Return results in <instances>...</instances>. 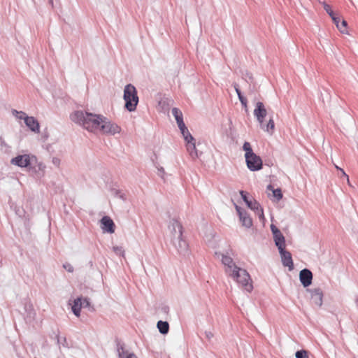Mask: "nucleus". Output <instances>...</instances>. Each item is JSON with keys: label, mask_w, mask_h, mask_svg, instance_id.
<instances>
[{"label": "nucleus", "mask_w": 358, "mask_h": 358, "mask_svg": "<svg viewBox=\"0 0 358 358\" xmlns=\"http://www.w3.org/2000/svg\"><path fill=\"white\" fill-rule=\"evenodd\" d=\"M236 209L238 213L242 224L248 228L250 227L252 225V219L248 216L245 212H243L239 206H236Z\"/></svg>", "instance_id": "f3484780"}, {"label": "nucleus", "mask_w": 358, "mask_h": 358, "mask_svg": "<svg viewBox=\"0 0 358 358\" xmlns=\"http://www.w3.org/2000/svg\"><path fill=\"white\" fill-rule=\"evenodd\" d=\"M71 119L85 129L94 134L101 133L114 135L120 132V127L109 122L101 115L78 110L71 115Z\"/></svg>", "instance_id": "f257e3e1"}, {"label": "nucleus", "mask_w": 358, "mask_h": 358, "mask_svg": "<svg viewBox=\"0 0 358 358\" xmlns=\"http://www.w3.org/2000/svg\"><path fill=\"white\" fill-rule=\"evenodd\" d=\"M299 279L303 287H307L312 283L313 273L310 270L304 268L300 271Z\"/></svg>", "instance_id": "ddd939ff"}, {"label": "nucleus", "mask_w": 358, "mask_h": 358, "mask_svg": "<svg viewBox=\"0 0 358 358\" xmlns=\"http://www.w3.org/2000/svg\"><path fill=\"white\" fill-rule=\"evenodd\" d=\"M279 251L281 255L282 264L285 266L289 267V270H292L293 268V262L291 253L286 251L285 248H282V250H279Z\"/></svg>", "instance_id": "2eb2a0df"}, {"label": "nucleus", "mask_w": 358, "mask_h": 358, "mask_svg": "<svg viewBox=\"0 0 358 358\" xmlns=\"http://www.w3.org/2000/svg\"><path fill=\"white\" fill-rule=\"evenodd\" d=\"M323 8L325 11L330 15L338 30L343 34L348 33L347 22L345 20H343L341 22V26H340V17L336 15V14L332 10L331 6L326 3H323Z\"/></svg>", "instance_id": "423d86ee"}, {"label": "nucleus", "mask_w": 358, "mask_h": 358, "mask_svg": "<svg viewBox=\"0 0 358 358\" xmlns=\"http://www.w3.org/2000/svg\"><path fill=\"white\" fill-rule=\"evenodd\" d=\"M248 168L252 171L260 170L262 168V160L255 153L245 157Z\"/></svg>", "instance_id": "0eeeda50"}, {"label": "nucleus", "mask_w": 358, "mask_h": 358, "mask_svg": "<svg viewBox=\"0 0 358 358\" xmlns=\"http://www.w3.org/2000/svg\"><path fill=\"white\" fill-rule=\"evenodd\" d=\"M174 236L177 237L178 241L175 245L180 253H184L188 250V243L182 238V226L177 220H173L171 223Z\"/></svg>", "instance_id": "20e7f679"}, {"label": "nucleus", "mask_w": 358, "mask_h": 358, "mask_svg": "<svg viewBox=\"0 0 358 358\" xmlns=\"http://www.w3.org/2000/svg\"><path fill=\"white\" fill-rule=\"evenodd\" d=\"M310 292V299L313 302L316 306H321L322 304V299H323V293L320 288H315L311 290H309Z\"/></svg>", "instance_id": "4468645a"}, {"label": "nucleus", "mask_w": 358, "mask_h": 358, "mask_svg": "<svg viewBox=\"0 0 358 358\" xmlns=\"http://www.w3.org/2000/svg\"><path fill=\"white\" fill-rule=\"evenodd\" d=\"M124 100L125 101V108L130 112L134 111L138 103V96L136 87L128 84L124 90Z\"/></svg>", "instance_id": "f03ea898"}, {"label": "nucleus", "mask_w": 358, "mask_h": 358, "mask_svg": "<svg viewBox=\"0 0 358 358\" xmlns=\"http://www.w3.org/2000/svg\"><path fill=\"white\" fill-rule=\"evenodd\" d=\"M25 124L33 132L38 134L40 132V125L36 119L34 117H26Z\"/></svg>", "instance_id": "a211bd4d"}, {"label": "nucleus", "mask_w": 358, "mask_h": 358, "mask_svg": "<svg viewBox=\"0 0 358 358\" xmlns=\"http://www.w3.org/2000/svg\"><path fill=\"white\" fill-rule=\"evenodd\" d=\"M13 114L18 119L20 120H24L25 121L26 117H29V116H27L25 113L23 111H17L16 110H13Z\"/></svg>", "instance_id": "bb28decb"}, {"label": "nucleus", "mask_w": 358, "mask_h": 358, "mask_svg": "<svg viewBox=\"0 0 358 358\" xmlns=\"http://www.w3.org/2000/svg\"><path fill=\"white\" fill-rule=\"evenodd\" d=\"M51 3H52V0H50Z\"/></svg>", "instance_id": "c9c22d12"}, {"label": "nucleus", "mask_w": 358, "mask_h": 358, "mask_svg": "<svg viewBox=\"0 0 358 358\" xmlns=\"http://www.w3.org/2000/svg\"><path fill=\"white\" fill-rule=\"evenodd\" d=\"M339 171L341 172V175L347 178V181L348 185H350V180L348 176L345 173L343 169H339Z\"/></svg>", "instance_id": "7c9ffc66"}, {"label": "nucleus", "mask_w": 358, "mask_h": 358, "mask_svg": "<svg viewBox=\"0 0 358 358\" xmlns=\"http://www.w3.org/2000/svg\"><path fill=\"white\" fill-rule=\"evenodd\" d=\"M119 358H138L136 355L124 350L123 348L119 350Z\"/></svg>", "instance_id": "5701e85b"}, {"label": "nucleus", "mask_w": 358, "mask_h": 358, "mask_svg": "<svg viewBox=\"0 0 358 358\" xmlns=\"http://www.w3.org/2000/svg\"><path fill=\"white\" fill-rule=\"evenodd\" d=\"M335 167L336 169L339 170V169H341L340 167H338L337 165H335Z\"/></svg>", "instance_id": "f704fd0d"}, {"label": "nucleus", "mask_w": 358, "mask_h": 358, "mask_svg": "<svg viewBox=\"0 0 358 358\" xmlns=\"http://www.w3.org/2000/svg\"><path fill=\"white\" fill-rule=\"evenodd\" d=\"M157 328L160 333L166 334L169 331V324L167 322L159 321L157 322Z\"/></svg>", "instance_id": "4be33fe9"}, {"label": "nucleus", "mask_w": 358, "mask_h": 358, "mask_svg": "<svg viewBox=\"0 0 358 358\" xmlns=\"http://www.w3.org/2000/svg\"><path fill=\"white\" fill-rule=\"evenodd\" d=\"M271 231L273 234L274 241L278 250L285 248V238L280 231L274 225L271 226Z\"/></svg>", "instance_id": "1a4fd4ad"}, {"label": "nucleus", "mask_w": 358, "mask_h": 358, "mask_svg": "<svg viewBox=\"0 0 358 358\" xmlns=\"http://www.w3.org/2000/svg\"><path fill=\"white\" fill-rule=\"evenodd\" d=\"M260 127L265 131L269 133L270 134H272L274 131L275 123H274L273 120L272 118H271L266 124H265L263 122L262 125H260Z\"/></svg>", "instance_id": "412c9836"}, {"label": "nucleus", "mask_w": 358, "mask_h": 358, "mask_svg": "<svg viewBox=\"0 0 358 358\" xmlns=\"http://www.w3.org/2000/svg\"><path fill=\"white\" fill-rule=\"evenodd\" d=\"M343 20H341L340 19V21H339V25H340V26H341V22H342V21H343Z\"/></svg>", "instance_id": "473e14b6"}, {"label": "nucleus", "mask_w": 358, "mask_h": 358, "mask_svg": "<svg viewBox=\"0 0 358 358\" xmlns=\"http://www.w3.org/2000/svg\"><path fill=\"white\" fill-rule=\"evenodd\" d=\"M254 115L257 117L260 125H262L264 119L267 115L266 109L265 108L263 103L259 101L256 103V106L254 110Z\"/></svg>", "instance_id": "9d476101"}, {"label": "nucleus", "mask_w": 358, "mask_h": 358, "mask_svg": "<svg viewBox=\"0 0 358 358\" xmlns=\"http://www.w3.org/2000/svg\"><path fill=\"white\" fill-rule=\"evenodd\" d=\"M235 90H236L238 96L241 94V90L238 89V87L235 86Z\"/></svg>", "instance_id": "2f4dec72"}, {"label": "nucleus", "mask_w": 358, "mask_h": 358, "mask_svg": "<svg viewBox=\"0 0 358 358\" xmlns=\"http://www.w3.org/2000/svg\"><path fill=\"white\" fill-rule=\"evenodd\" d=\"M89 306L90 302L87 299L78 298L74 300L73 305L72 306V310L77 317H79L81 308Z\"/></svg>", "instance_id": "9b49d317"}, {"label": "nucleus", "mask_w": 358, "mask_h": 358, "mask_svg": "<svg viewBox=\"0 0 358 358\" xmlns=\"http://www.w3.org/2000/svg\"><path fill=\"white\" fill-rule=\"evenodd\" d=\"M63 267L68 271V272H73V267L71 264L69 263H66L63 265Z\"/></svg>", "instance_id": "c85d7f7f"}, {"label": "nucleus", "mask_w": 358, "mask_h": 358, "mask_svg": "<svg viewBox=\"0 0 358 358\" xmlns=\"http://www.w3.org/2000/svg\"><path fill=\"white\" fill-rule=\"evenodd\" d=\"M222 263L224 266L225 273L229 276L238 268L234 262L233 259L227 255H222Z\"/></svg>", "instance_id": "6e6552de"}, {"label": "nucleus", "mask_w": 358, "mask_h": 358, "mask_svg": "<svg viewBox=\"0 0 358 358\" xmlns=\"http://www.w3.org/2000/svg\"><path fill=\"white\" fill-rule=\"evenodd\" d=\"M268 189L272 190L273 196L276 198L277 201L280 200L282 198V194L280 189H273L271 185L268 186Z\"/></svg>", "instance_id": "a878e982"}, {"label": "nucleus", "mask_w": 358, "mask_h": 358, "mask_svg": "<svg viewBox=\"0 0 358 358\" xmlns=\"http://www.w3.org/2000/svg\"><path fill=\"white\" fill-rule=\"evenodd\" d=\"M187 142V150L192 158L198 157L197 152L195 146V141L194 140L185 141Z\"/></svg>", "instance_id": "6ab92c4d"}, {"label": "nucleus", "mask_w": 358, "mask_h": 358, "mask_svg": "<svg viewBox=\"0 0 358 358\" xmlns=\"http://www.w3.org/2000/svg\"><path fill=\"white\" fill-rule=\"evenodd\" d=\"M185 140V141H188V140H194V138L192 137V136L190 134V133L189 132L187 128L186 127L185 124H184V127H178Z\"/></svg>", "instance_id": "b1692460"}, {"label": "nucleus", "mask_w": 358, "mask_h": 358, "mask_svg": "<svg viewBox=\"0 0 358 358\" xmlns=\"http://www.w3.org/2000/svg\"><path fill=\"white\" fill-rule=\"evenodd\" d=\"M234 280H236L241 287L247 292H250L252 289V280L249 273L246 270L238 268L230 275Z\"/></svg>", "instance_id": "7ed1b4c3"}, {"label": "nucleus", "mask_w": 358, "mask_h": 358, "mask_svg": "<svg viewBox=\"0 0 358 358\" xmlns=\"http://www.w3.org/2000/svg\"><path fill=\"white\" fill-rule=\"evenodd\" d=\"M296 358H308V352L306 350H299L295 353Z\"/></svg>", "instance_id": "cd10ccee"}, {"label": "nucleus", "mask_w": 358, "mask_h": 358, "mask_svg": "<svg viewBox=\"0 0 358 358\" xmlns=\"http://www.w3.org/2000/svg\"><path fill=\"white\" fill-rule=\"evenodd\" d=\"M101 229L104 232L113 234L115 232V225L113 220L108 216H104L101 220Z\"/></svg>", "instance_id": "f8f14e48"}, {"label": "nucleus", "mask_w": 358, "mask_h": 358, "mask_svg": "<svg viewBox=\"0 0 358 358\" xmlns=\"http://www.w3.org/2000/svg\"><path fill=\"white\" fill-rule=\"evenodd\" d=\"M240 194L241 195V197L243 199V201L247 204L248 207L255 212V213L258 215L260 220H264V211L263 209L261 208L259 203L253 199H250L248 197L247 192L245 191H241Z\"/></svg>", "instance_id": "39448f33"}, {"label": "nucleus", "mask_w": 358, "mask_h": 358, "mask_svg": "<svg viewBox=\"0 0 358 358\" xmlns=\"http://www.w3.org/2000/svg\"><path fill=\"white\" fill-rule=\"evenodd\" d=\"M172 114L175 117L176 120L177 122L178 127H184V122L182 119V112L177 108H173L172 109Z\"/></svg>", "instance_id": "aec40b11"}, {"label": "nucleus", "mask_w": 358, "mask_h": 358, "mask_svg": "<svg viewBox=\"0 0 358 358\" xmlns=\"http://www.w3.org/2000/svg\"><path fill=\"white\" fill-rule=\"evenodd\" d=\"M11 163L20 167H27L30 164L29 155H19L12 159Z\"/></svg>", "instance_id": "dca6fc26"}, {"label": "nucleus", "mask_w": 358, "mask_h": 358, "mask_svg": "<svg viewBox=\"0 0 358 358\" xmlns=\"http://www.w3.org/2000/svg\"><path fill=\"white\" fill-rule=\"evenodd\" d=\"M243 150L245 152V157H247L251 155H253L254 152L252 151L251 145L248 142H245L243 146Z\"/></svg>", "instance_id": "393cba45"}, {"label": "nucleus", "mask_w": 358, "mask_h": 358, "mask_svg": "<svg viewBox=\"0 0 358 358\" xmlns=\"http://www.w3.org/2000/svg\"><path fill=\"white\" fill-rule=\"evenodd\" d=\"M238 96V99H239L240 101L241 102V103L243 106H247V99L245 97H243L242 94H241Z\"/></svg>", "instance_id": "c756f323"}, {"label": "nucleus", "mask_w": 358, "mask_h": 358, "mask_svg": "<svg viewBox=\"0 0 358 358\" xmlns=\"http://www.w3.org/2000/svg\"><path fill=\"white\" fill-rule=\"evenodd\" d=\"M335 167L336 169L339 170V169H341L340 167H338L337 165H335Z\"/></svg>", "instance_id": "72a5a7b5"}]
</instances>
